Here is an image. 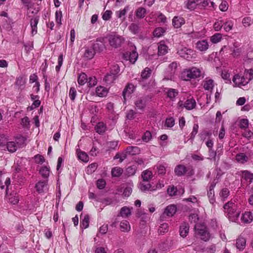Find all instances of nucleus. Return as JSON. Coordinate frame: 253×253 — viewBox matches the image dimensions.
I'll return each mask as SVG.
<instances>
[{
    "label": "nucleus",
    "instance_id": "obj_52",
    "mask_svg": "<svg viewBox=\"0 0 253 253\" xmlns=\"http://www.w3.org/2000/svg\"><path fill=\"white\" fill-rule=\"evenodd\" d=\"M151 74V70L148 68H146L141 73V78L142 80L146 79L149 78Z\"/></svg>",
    "mask_w": 253,
    "mask_h": 253
},
{
    "label": "nucleus",
    "instance_id": "obj_59",
    "mask_svg": "<svg viewBox=\"0 0 253 253\" xmlns=\"http://www.w3.org/2000/svg\"><path fill=\"white\" fill-rule=\"evenodd\" d=\"M76 95H77V91H76V89L73 87H71L70 89L69 96L72 101H74V100L76 98Z\"/></svg>",
    "mask_w": 253,
    "mask_h": 253
},
{
    "label": "nucleus",
    "instance_id": "obj_29",
    "mask_svg": "<svg viewBox=\"0 0 253 253\" xmlns=\"http://www.w3.org/2000/svg\"><path fill=\"white\" fill-rule=\"evenodd\" d=\"M118 77L117 76L113 75V73H108L104 79V81L107 84H111L114 82V81Z\"/></svg>",
    "mask_w": 253,
    "mask_h": 253
},
{
    "label": "nucleus",
    "instance_id": "obj_45",
    "mask_svg": "<svg viewBox=\"0 0 253 253\" xmlns=\"http://www.w3.org/2000/svg\"><path fill=\"white\" fill-rule=\"evenodd\" d=\"M123 169L120 167H115L111 171L112 175L113 177H119L123 173Z\"/></svg>",
    "mask_w": 253,
    "mask_h": 253
},
{
    "label": "nucleus",
    "instance_id": "obj_14",
    "mask_svg": "<svg viewBox=\"0 0 253 253\" xmlns=\"http://www.w3.org/2000/svg\"><path fill=\"white\" fill-rule=\"evenodd\" d=\"M138 53L135 50H132L129 52H126L125 54H124V56L127 60H129V61L134 64L138 58Z\"/></svg>",
    "mask_w": 253,
    "mask_h": 253
},
{
    "label": "nucleus",
    "instance_id": "obj_51",
    "mask_svg": "<svg viewBox=\"0 0 253 253\" xmlns=\"http://www.w3.org/2000/svg\"><path fill=\"white\" fill-rule=\"evenodd\" d=\"M168 231V225L167 223H164L161 225L158 229V233L160 234L163 235L167 232Z\"/></svg>",
    "mask_w": 253,
    "mask_h": 253
},
{
    "label": "nucleus",
    "instance_id": "obj_49",
    "mask_svg": "<svg viewBox=\"0 0 253 253\" xmlns=\"http://www.w3.org/2000/svg\"><path fill=\"white\" fill-rule=\"evenodd\" d=\"M222 39V35L220 33H216L211 37V41L213 43L218 42Z\"/></svg>",
    "mask_w": 253,
    "mask_h": 253
},
{
    "label": "nucleus",
    "instance_id": "obj_26",
    "mask_svg": "<svg viewBox=\"0 0 253 253\" xmlns=\"http://www.w3.org/2000/svg\"><path fill=\"white\" fill-rule=\"evenodd\" d=\"M140 149L136 146H128L126 148V153L130 155H135L140 152Z\"/></svg>",
    "mask_w": 253,
    "mask_h": 253
},
{
    "label": "nucleus",
    "instance_id": "obj_33",
    "mask_svg": "<svg viewBox=\"0 0 253 253\" xmlns=\"http://www.w3.org/2000/svg\"><path fill=\"white\" fill-rule=\"evenodd\" d=\"M241 219L245 223L251 222L253 220V216L251 212H245L243 214Z\"/></svg>",
    "mask_w": 253,
    "mask_h": 253
},
{
    "label": "nucleus",
    "instance_id": "obj_3",
    "mask_svg": "<svg viewBox=\"0 0 253 253\" xmlns=\"http://www.w3.org/2000/svg\"><path fill=\"white\" fill-rule=\"evenodd\" d=\"M201 75V71L196 68H191L184 70L181 74V78L184 81H189L191 79H195L199 77Z\"/></svg>",
    "mask_w": 253,
    "mask_h": 253
},
{
    "label": "nucleus",
    "instance_id": "obj_8",
    "mask_svg": "<svg viewBox=\"0 0 253 253\" xmlns=\"http://www.w3.org/2000/svg\"><path fill=\"white\" fill-rule=\"evenodd\" d=\"M216 182L213 181L210 184L207 192V195L211 204H213L215 202L214 188L215 187Z\"/></svg>",
    "mask_w": 253,
    "mask_h": 253
},
{
    "label": "nucleus",
    "instance_id": "obj_63",
    "mask_svg": "<svg viewBox=\"0 0 253 253\" xmlns=\"http://www.w3.org/2000/svg\"><path fill=\"white\" fill-rule=\"evenodd\" d=\"M220 10L222 11H226L228 8V4L225 0H223L219 6Z\"/></svg>",
    "mask_w": 253,
    "mask_h": 253
},
{
    "label": "nucleus",
    "instance_id": "obj_28",
    "mask_svg": "<svg viewBox=\"0 0 253 253\" xmlns=\"http://www.w3.org/2000/svg\"><path fill=\"white\" fill-rule=\"evenodd\" d=\"M8 141L9 139L6 135L3 134L0 135V148L2 150H6V146Z\"/></svg>",
    "mask_w": 253,
    "mask_h": 253
},
{
    "label": "nucleus",
    "instance_id": "obj_39",
    "mask_svg": "<svg viewBox=\"0 0 253 253\" xmlns=\"http://www.w3.org/2000/svg\"><path fill=\"white\" fill-rule=\"evenodd\" d=\"M120 214L121 216L126 217L131 214V211L130 209L126 207L122 208L120 210Z\"/></svg>",
    "mask_w": 253,
    "mask_h": 253
},
{
    "label": "nucleus",
    "instance_id": "obj_5",
    "mask_svg": "<svg viewBox=\"0 0 253 253\" xmlns=\"http://www.w3.org/2000/svg\"><path fill=\"white\" fill-rule=\"evenodd\" d=\"M108 39L110 46L115 48L120 47L124 42V39L118 35H110Z\"/></svg>",
    "mask_w": 253,
    "mask_h": 253
},
{
    "label": "nucleus",
    "instance_id": "obj_24",
    "mask_svg": "<svg viewBox=\"0 0 253 253\" xmlns=\"http://www.w3.org/2000/svg\"><path fill=\"white\" fill-rule=\"evenodd\" d=\"M200 2V0H188L186 1V6L188 9L193 10Z\"/></svg>",
    "mask_w": 253,
    "mask_h": 253
},
{
    "label": "nucleus",
    "instance_id": "obj_55",
    "mask_svg": "<svg viewBox=\"0 0 253 253\" xmlns=\"http://www.w3.org/2000/svg\"><path fill=\"white\" fill-rule=\"evenodd\" d=\"M242 52V49L237 46L236 43L234 44V48L233 49L232 55L234 57L239 56Z\"/></svg>",
    "mask_w": 253,
    "mask_h": 253
},
{
    "label": "nucleus",
    "instance_id": "obj_11",
    "mask_svg": "<svg viewBox=\"0 0 253 253\" xmlns=\"http://www.w3.org/2000/svg\"><path fill=\"white\" fill-rule=\"evenodd\" d=\"M176 207L174 205H170L167 206L162 215L161 216V218H164L165 216H172L176 211Z\"/></svg>",
    "mask_w": 253,
    "mask_h": 253
},
{
    "label": "nucleus",
    "instance_id": "obj_27",
    "mask_svg": "<svg viewBox=\"0 0 253 253\" xmlns=\"http://www.w3.org/2000/svg\"><path fill=\"white\" fill-rule=\"evenodd\" d=\"M120 229L122 232H128L130 230V224L127 220H123L120 223Z\"/></svg>",
    "mask_w": 253,
    "mask_h": 253
},
{
    "label": "nucleus",
    "instance_id": "obj_21",
    "mask_svg": "<svg viewBox=\"0 0 253 253\" xmlns=\"http://www.w3.org/2000/svg\"><path fill=\"white\" fill-rule=\"evenodd\" d=\"M26 78L24 76H19L16 79L15 85L18 86L19 89H22L25 87Z\"/></svg>",
    "mask_w": 253,
    "mask_h": 253
},
{
    "label": "nucleus",
    "instance_id": "obj_22",
    "mask_svg": "<svg viewBox=\"0 0 253 253\" xmlns=\"http://www.w3.org/2000/svg\"><path fill=\"white\" fill-rule=\"evenodd\" d=\"M133 85L132 84H128L124 88L122 92V95L124 97L125 101L126 100V96H129L133 91Z\"/></svg>",
    "mask_w": 253,
    "mask_h": 253
},
{
    "label": "nucleus",
    "instance_id": "obj_10",
    "mask_svg": "<svg viewBox=\"0 0 253 253\" xmlns=\"http://www.w3.org/2000/svg\"><path fill=\"white\" fill-rule=\"evenodd\" d=\"M178 104L180 107H184L188 110L195 108L196 105V101L193 98L188 99L184 103L180 101Z\"/></svg>",
    "mask_w": 253,
    "mask_h": 253
},
{
    "label": "nucleus",
    "instance_id": "obj_60",
    "mask_svg": "<svg viewBox=\"0 0 253 253\" xmlns=\"http://www.w3.org/2000/svg\"><path fill=\"white\" fill-rule=\"evenodd\" d=\"M120 72V67L118 65L116 64L112 66L111 68L110 73H113V75L117 76Z\"/></svg>",
    "mask_w": 253,
    "mask_h": 253
},
{
    "label": "nucleus",
    "instance_id": "obj_57",
    "mask_svg": "<svg viewBox=\"0 0 253 253\" xmlns=\"http://www.w3.org/2000/svg\"><path fill=\"white\" fill-rule=\"evenodd\" d=\"M233 26V24L232 21H228L223 24V28L227 32L232 30Z\"/></svg>",
    "mask_w": 253,
    "mask_h": 253
},
{
    "label": "nucleus",
    "instance_id": "obj_53",
    "mask_svg": "<svg viewBox=\"0 0 253 253\" xmlns=\"http://www.w3.org/2000/svg\"><path fill=\"white\" fill-rule=\"evenodd\" d=\"M78 157L79 159L81 160L83 162H87L88 161V155L84 152H80L78 153Z\"/></svg>",
    "mask_w": 253,
    "mask_h": 253
},
{
    "label": "nucleus",
    "instance_id": "obj_18",
    "mask_svg": "<svg viewBox=\"0 0 253 253\" xmlns=\"http://www.w3.org/2000/svg\"><path fill=\"white\" fill-rule=\"evenodd\" d=\"M47 186V182L45 181H40L36 184L35 188L37 191L39 193L44 192V189Z\"/></svg>",
    "mask_w": 253,
    "mask_h": 253
},
{
    "label": "nucleus",
    "instance_id": "obj_4",
    "mask_svg": "<svg viewBox=\"0 0 253 253\" xmlns=\"http://www.w3.org/2000/svg\"><path fill=\"white\" fill-rule=\"evenodd\" d=\"M174 172L175 175L178 176H183L186 173L187 176H191L194 175V170L192 166L186 167L183 165H178L175 167Z\"/></svg>",
    "mask_w": 253,
    "mask_h": 253
},
{
    "label": "nucleus",
    "instance_id": "obj_61",
    "mask_svg": "<svg viewBox=\"0 0 253 253\" xmlns=\"http://www.w3.org/2000/svg\"><path fill=\"white\" fill-rule=\"evenodd\" d=\"M211 135V132L210 131H203L200 134V138L202 140H205L207 137H209Z\"/></svg>",
    "mask_w": 253,
    "mask_h": 253
},
{
    "label": "nucleus",
    "instance_id": "obj_32",
    "mask_svg": "<svg viewBox=\"0 0 253 253\" xmlns=\"http://www.w3.org/2000/svg\"><path fill=\"white\" fill-rule=\"evenodd\" d=\"M143 182H149V180L152 178V172L149 170L144 171L141 174Z\"/></svg>",
    "mask_w": 253,
    "mask_h": 253
},
{
    "label": "nucleus",
    "instance_id": "obj_64",
    "mask_svg": "<svg viewBox=\"0 0 253 253\" xmlns=\"http://www.w3.org/2000/svg\"><path fill=\"white\" fill-rule=\"evenodd\" d=\"M106 185L105 181L103 179H99L97 181L96 185L98 189H103Z\"/></svg>",
    "mask_w": 253,
    "mask_h": 253
},
{
    "label": "nucleus",
    "instance_id": "obj_36",
    "mask_svg": "<svg viewBox=\"0 0 253 253\" xmlns=\"http://www.w3.org/2000/svg\"><path fill=\"white\" fill-rule=\"evenodd\" d=\"M89 220V215L88 214H85L84 216V218L81 221L80 226L82 229H86L88 227Z\"/></svg>",
    "mask_w": 253,
    "mask_h": 253
},
{
    "label": "nucleus",
    "instance_id": "obj_46",
    "mask_svg": "<svg viewBox=\"0 0 253 253\" xmlns=\"http://www.w3.org/2000/svg\"><path fill=\"white\" fill-rule=\"evenodd\" d=\"M165 30L162 27H158L155 29L153 32V35L155 37L159 38L163 35Z\"/></svg>",
    "mask_w": 253,
    "mask_h": 253
},
{
    "label": "nucleus",
    "instance_id": "obj_31",
    "mask_svg": "<svg viewBox=\"0 0 253 253\" xmlns=\"http://www.w3.org/2000/svg\"><path fill=\"white\" fill-rule=\"evenodd\" d=\"M95 128L98 133L102 134L105 132L106 127L103 123L99 122L96 125Z\"/></svg>",
    "mask_w": 253,
    "mask_h": 253
},
{
    "label": "nucleus",
    "instance_id": "obj_6",
    "mask_svg": "<svg viewBox=\"0 0 253 253\" xmlns=\"http://www.w3.org/2000/svg\"><path fill=\"white\" fill-rule=\"evenodd\" d=\"M95 52L101 53L106 49V46L104 42L103 38L97 39L95 43L92 46Z\"/></svg>",
    "mask_w": 253,
    "mask_h": 253
},
{
    "label": "nucleus",
    "instance_id": "obj_43",
    "mask_svg": "<svg viewBox=\"0 0 253 253\" xmlns=\"http://www.w3.org/2000/svg\"><path fill=\"white\" fill-rule=\"evenodd\" d=\"M40 173L45 178H48L49 175V168L46 167H42L40 170Z\"/></svg>",
    "mask_w": 253,
    "mask_h": 253
},
{
    "label": "nucleus",
    "instance_id": "obj_35",
    "mask_svg": "<svg viewBox=\"0 0 253 253\" xmlns=\"http://www.w3.org/2000/svg\"><path fill=\"white\" fill-rule=\"evenodd\" d=\"M87 75L84 73L80 74L78 76V82L81 85L84 84L87 82Z\"/></svg>",
    "mask_w": 253,
    "mask_h": 253
},
{
    "label": "nucleus",
    "instance_id": "obj_42",
    "mask_svg": "<svg viewBox=\"0 0 253 253\" xmlns=\"http://www.w3.org/2000/svg\"><path fill=\"white\" fill-rule=\"evenodd\" d=\"M137 168L135 165H132L126 168V174L128 176H130L134 175L136 172Z\"/></svg>",
    "mask_w": 253,
    "mask_h": 253
},
{
    "label": "nucleus",
    "instance_id": "obj_19",
    "mask_svg": "<svg viewBox=\"0 0 253 253\" xmlns=\"http://www.w3.org/2000/svg\"><path fill=\"white\" fill-rule=\"evenodd\" d=\"M95 54L92 47L86 48L84 54V57L86 60H90L93 58Z\"/></svg>",
    "mask_w": 253,
    "mask_h": 253
},
{
    "label": "nucleus",
    "instance_id": "obj_17",
    "mask_svg": "<svg viewBox=\"0 0 253 253\" xmlns=\"http://www.w3.org/2000/svg\"><path fill=\"white\" fill-rule=\"evenodd\" d=\"M246 240L244 237L240 236L236 240V246L239 250H243L246 247Z\"/></svg>",
    "mask_w": 253,
    "mask_h": 253
},
{
    "label": "nucleus",
    "instance_id": "obj_56",
    "mask_svg": "<svg viewBox=\"0 0 253 253\" xmlns=\"http://www.w3.org/2000/svg\"><path fill=\"white\" fill-rule=\"evenodd\" d=\"M168 96L170 99H173L178 94V91L175 89L170 88L168 91Z\"/></svg>",
    "mask_w": 253,
    "mask_h": 253
},
{
    "label": "nucleus",
    "instance_id": "obj_2",
    "mask_svg": "<svg viewBox=\"0 0 253 253\" xmlns=\"http://www.w3.org/2000/svg\"><path fill=\"white\" fill-rule=\"evenodd\" d=\"M194 228L196 234L199 236L201 240L206 242L209 240L211 235L208 231L207 227L204 223L196 224Z\"/></svg>",
    "mask_w": 253,
    "mask_h": 253
},
{
    "label": "nucleus",
    "instance_id": "obj_12",
    "mask_svg": "<svg viewBox=\"0 0 253 253\" xmlns=\"http://www.w3.org/2000/svg\"><path fill=\"white\" fill-rule=\"evenodd\" d=\"M209 43L206 40L198 41L196 43V48L200 51H206L209 48Z\"/></svg>",
    "mask_w": 253,
    "mask_h": 253
},
{
    "label": "nucleus",
    "instance_id": "obj_1",
    "mask_svg": "<svg viewBox=\"0 0 253 253\" xmlns=\"http://www.w3.org/2000/svg\"><path fill=\"white\" fill-rule=\"evenodd\" d=\"M223 208L226 216L233 222H235L238 218L240 211L238 209L237 205L235 203L229 201L225 204Z\"/></svg>",
    "mask_w": 253,
    "mask_h": 253
},
{
    "label": "nucleus",
    "instance_id": "obj_54",
    "mask_svg": "<svg viewBox=\"0 0 253 253\" xmlns=\"http://www.w3.org/2000/svg\"><path fill=\"white\" fill-rule=\"evenodd\" d=\"M128 10L129 6H126L123 10L117 11L116 12V15L118 18H121L126 15V13L128 11Z\"/></svg>",
    "mask_w": 253,
    "mask_h": 253
},
{
    "label": "nucleus",
    "instance_id": "obj_38",
    "mask_svg": "<svg viewBox=\"0 0 253 253\" xmlns=\"http://www.w3.org/2000/svg\"><path fill=\"white\" fill-rule=\"evenodd\" d=\"M136 16L138 18H143L145 17L146 10L144 7H139L136 10Z\"/></svg>",
    "mask_w": 253,
    "mask_h": 253
},
{
    "label": "nucleus",
    "instance_id": "obj_23",
    "mask_svg": "<svg viewBox=\"0 0 253 253\" xmlns=\"http://www.w3.org/2000/svg\"><path fill=\"white\" fill-rule=\"evenodd\" d=\"M184 23V20L183 18L175 16L172 19V25L175 28H180Z\"/></svg>",
    "mask_w": 253,
    "mask_h": 253
},
{
    "label": "nucleus",
    "instance_id": "obj_7",
    "mask_svg": "<svg viewBox=\"0 0 253 253\" xmlns=\"http://www.w3.org/2000/svg\"><path fill=\"white\" fill-rule=\"evenodd\" d=\"M233 82L237 86L240 87L241 86H245L248 84V82H246L244 76H241L239 74H236L232 79Z\"/></svg>",
    "mask_w": 253,
    "mask_h": 253
},
{
    "label": "nucleus",
    "instance_id": "obj_40",
    "mask_svg": "<svg viewBox=\"0 0 253 253\" xmlns=\"http://www.w3.org/2000/svg\"><path fill=\"white\" fill-rule=\"evenodd\" d=\"M213 87V81L212 79L206 80L204 83V88L205 90H210Z\"/></svg>",
    "mask_w": 253,
    "mask_h": 253
},
{
    "label": "nucleus",
    "instance_id": "obj_25",
    "mask_svg": "<svg viewBox=\"0 0 253 253\" xmlns=\"http://www.w3.org/2000/svg\"><path fill=\"white\" fill-rule=\"evenodd\" d=\"M158 55H164L168 53V47L162 42L159 43L158 47Z\"/></svg>",
    "mask_w": 253,
    "mask_h": 253
},
{
    "label": "nucleus",
    "instance_id": "obj_37",
    "mask_svg": "<svg viewBox=\"0 0 253 253\" xmlns=\"http://www.w3.org/2000/svg\"><path fill=\"white\" fill-rule=\"evenodd\" d=\"M242 177L250 183L253 179V174L247 170H245L243 171Z\"/></svg>",
    "mask_w": 253,
    "mask_h": 253
},
{
    "label": "nucleus",
    "instance_id": "obj_30",
    "mask_svg": "<svg viewBox=\"0 0 253 253\" xmlns=\"http://www.w3.org/2000/svg\"><path fill=\"white\" fill-rule=\"evenodd\" d=\"M17 149V146L16 143L13 141H8L6 146V150L9 152L13 153Z\"/></svg>",
    "mask_w": 253,
    "mask_h": 253
},
{
    "label": "nucleus",
    "instance_id": "obj_50",
    "mask_svg": "<svg viewBox=\"0 0 253 253\" xmlns=\"http://www.w3.org/2000/svg\"><path fill=\"white\" fill-rule=\"evenodd\" d=\"M107 150L110 151L112 150H115L118 146V141H113L108 142L107 143Z\"/></svg>",
    "mask_w": 253,
    "mask_h": 253
},
{
    "label": "nucleus",
    "instance_id": "obj_9",
    "mask_svg": "<svg viewBox=\"0 0 253 253\" xmlns=\"http://www.w3.org/2000/svg\"><path fill=\"white\" fill-rule=\"evenodd\" d=\"M192 50L186 47H183L177 51V53L182 57L187 60H190L192 58Z\"/></svg>",
    "mask_w": 253,
    "mask_h": 253
},
{
    "label": "nucleus",
    "instance_id": "obj_47",
    "mask_svg": "<svg viewBox=\"0 0 253 253\" xmlns=\"http://www.w3.org/2000/svg\"><path fill=\"white\" fill-rule=\"evenodd\" d=\"M151 187V184L149 182H141L139 184V188L143 192H145L146 191H148Z\"/></svg>",
    "mask_w": 253,
    "mask_h": 253
},
{
    "label": "nucleus",
    "instance_id": "obj_44",
    "mask_svg": "<svg viewBox=\"0 0 253 253\" xmlns=\"http://www.w3.org/2000/svg\"><path fill=\"white\" fill-rule=\"evenodd\" d=\"M230 191L228 188H225L221 189L219 193V196L222 201H225L229 196Z\"/></svg>",
    "mask_w": 253,
    "mask_h": 253
},
{
    "label": "nucleus",
    "instance_id": "obj_58",
    "mask_svg": "<svg viewBox=\"0 0 253 253\" xmlns=\"http://www.w3.org/2000/svg\"><path fill=\"white\" fill-rule=\"evenodd\" d=\"M199 126L198 124H194L193 130L190 134V139L193 140L198 131Z\"/></svg>",
    "mask_w": 253,
    "mask_h": 253
},
{
    "label": "nucleus",
    "instance_id": "obj_20",
    "mask_svg": "<svg viewBox=\"0 0 253 253\" xmlns=\"http://www.w3.org/2000/svg\"><path fill=\"white\" fill-rule=\"evenodd\" d=\"M108 92V89L102 86H97L96 88V95L99 97H104L106 96Z\"/></svg>",
    "mask_w": 253,
    "mask_h": 253
},
{
    "label": "nucleus",
    "instance_id": "obj_15",
    "mask_svg": "<svg viewBox=\"0 0 253 253\" xmlns=\"http://www.w3.org/2000/svg\"><path fill=\"white\" fill-rule=\"evenodd\" d=\"M6 195L8 202L11 204L15 205L18 203L19 196L16 193L13 192L9 195H8L7 192H6Z\"/></svg>",
    "mask_w": 253,
    "mask_h": 253
},
{
    "label": "nucleus",
    "instance_id": "obj_62",
    "mask_svg": "<svg viewBox=\"0 0 253 253\" xmlns=\"http://www.w3.org/2000/svg\"><path fill=\"white\" fill-rule=\"evenodd\" d=\"M87 84L88 85V86L89 87H92L95 86L97 84V80L95 77H89L88 79L87 80Z\"/></svg>",
    "mask_w": 253,
    "mask_h": 253
},
{
    "label": "nucleus",
    "instance_id": "obj_41",
    "mask_svg": "<svg viewBox=\"0 0 253 253\" xmlns=\"http://www.w3.org/2000/svg\"><path fill=\"white\" fill-rule=\"evenodd\" d=\"M135 105L137 109L143 110L146 106L145 101L142 99H138L135 102Z\"/></svg>",
    "mask_w": 253,
    "mask_h": 253
},
{
    "label": "nucleus",
    "instance_id": "obj_13",
    "mask_svg": "<svg viewBox=\"0 0 253 253\" xmlns=\"http://www.w3.org/2000/svg\"><path fill=\"white\" fill-rule=\"evenodd\" d=\"M40 19L39 16H36L32 18L30 20V26L32 28V34L35 35L37 33V25Z\"/></svg>",
    "mask_w": 253,
    "mask_h": 253
},
{
    "label": "nucleus",
    "instance_id": "obj_48",
    "mask_svg": "<svg viewBox=\"0 0 253 253\" xmlns=\"http://www.w3.org/2000/svg\"><path fill=\"white\" fill-rule=\"evenodd\" d=\"M239 127L245 129L248 127L249 120L247 119H242L239 121Z\"/></svg>",
    "mask_w": 253,
    "mask_h": 253
},
{
    "label": "nucleus",
    "instance_id": "obj_16",
    "mask_svg": "<svg viewBox=\"0 0 253 253\" xmlns=\"http://www.w3.org/2000/svg\"><path fill=\"white\" fill-rule=\"evenodd\" d=\"M189 226L187 223L183 222L179 228L180 235L183 238L185 237L189 233Z\"/></svg>",
    "mask_w": 253,
    "mask_h": 253
},
{
    "label": "nucleus",
    "instance_id": "obj_34",
    "mask_svg": "<svg viewBox=\"0 0 253 253\" xmlns=\"http://www.w3.org/2000/svg\"><path fill=\"white\" fill-rule=\"evenodd\" d=\"M246 82L248 84L253 79V69H246L244 72V75Z\"/></svg>",
    "mask_w": 253,
    "mask_h": 253
}]
</instances>
